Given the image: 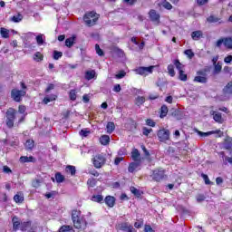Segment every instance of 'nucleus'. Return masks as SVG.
<instances>
[{"instance_id": "f257e3e1", "label": "nucleus", "mask_w": 232, "mask_h": 232, "mask_svg": "<svg viewBox=\"0 0 232 232\" xmlns=\"http://www.w3.org/2000/svg\"><path fill=\"white\" fill-rule=\"evenodd\" d=\"M72 220L76 229H86V226L88 225V222H86V218H84V216H82L81 211L72 210Z\"/></svg>"}, {"instance_id": "f03ea898", "label": "nucleus", "mask_w": 232, "mask_h": 232, "mask_svg": "<svg viewBox=\"0 0 232 232\" xmlns=\"http://www.w3.org/2000/svg\"><path fill=\"white\" fill-rule=\"evenodd\" d=\"M99 14L92 11L84 14L83 21L87 26H95L97 21H99Z\"/></svg>"}, {"instance_id": "7ed1b4c3", "label": "nucleus", "mask_w": 232, "mask_h": 232, "mask_svg": "<svg viewBox=\"0 0 232 232\" xmlns=\"http://www.w3.org/2000/svg\"><path fill=\"white\" fill-rule=\"evenodd\" d=\"M17 117L19 118V113H17V111L10 109L6 111V125L8 128H14V122Z\"/></svg>"}, {"instance_id": "20e7f679", "label": "nucleus", "mask_w": 232, "mask_h": 232, "mask_svg": "<svg viewBox=\"0 0 232 232\" xmlns=\"http://www.w3.org/2000/svg\"><path fill=\"white\" fill-rule=\"evenodd\" d=\"M92 161L96 169H101L106 164V157L103 154H96Z\"/></svg>"}, {"instance_id": "39448f33", "label": "nucleus", "mask_w": 232, "mask_h": 232, "mask_svg": "<svg viewBox=\"0 0 232 232\" xmlns=\"http://www.w3.org/2000/svg\"><path fill=\"white\" fill-rule=\"evenodd\" d=\"M222 45L228 50H232V38L222 37L216 42L217 48H222Z\"/></svg>"}, {"instance_id": "423d86ee", "label": "nucleus", "mask_w": 232, "mask_h": 232, "mask_svg": "<svg viewBox=\"0 0 232 232\" xmlns=\"http://www.w3.org/2000/svg\"><path fill=\"white\" fill-rule=\"evenodd\" d=\"M153 70H155V65H150L149 67H138L134 70V72L137 73V75L146 77L150 73H153Z\"/></svg>"}, {"instance_id": "0eeeda50", "label": "nucleus", "mask_w": 232, "mask_h": 232, "mask_svg": "<svg viewBox=\"0 0 232 232\" xmlns=\"http://www.w3.org/2000/svg\"><path fill=\"white\" fill-rule=\"evenodd\" d=\"M24 95H26V91L24 90L13 89L11 91V97L15 102H21Z\"/></svg>"}, {"instance_id": "6e6552de", "label": "nucleus", "mask_w": 232, "mask_h": 232, "mask_svg": "<svg viewBox=\"0 0 232 232\" xmlns=\"http://www.w3.org/2000/svg\"><path fill=\"white\" fill-rule=\"evenodd\" d=\"M150 177L155 180L156 182H160V180L164 179V169H157L152 171V174Z\"/></svg>"}, {"instance_id": "1a4fd4ad", "label": "nucleus", "mask_w": 232, "mask_h": 232, "mask_svg": "<svg viewBox=\"0 0 232 232\" xmlns=\"http://www.w3.org/2000/svg\"><path fill=\"white\" fill-rule=\"evenodd\" d=\"M158 138L160 142H166V140H169V130L166 129L160 130L158 131Z\"/></svg>"}, {"instance_id": "9d476101", "label": "nucleus", "mask_w": 232, "mask_h": 232, "mask_svg": "<svg viewBox=\"0 0 232 232\" xmlns=\"http://www.w3.org/2000/svg\"><path fill=\"white\" fill-rule=\"evenodd\" d=\"M149 17L152 23H156V24H159L160 23V14L155 11V9H151L149 12Z\"/></svg>"}, {"instance_id": "9b49d317", "label": "nucleus", "mask_w": 232, "mask_h": 232, "mask_svg": "<svg viewBox=\"0 0 232 232\" xmlns=\"http://www.w3.org/2000/svg\"><path fill=\"white\" fill-rule=\"evenodd\" d=\"M21 218L17 216H14L12 218L13 231H19V229H21Z\"/></svg>"}, {"instance_id": "f8f14e48", "label": "nucleus", "mask_w": 232, "mask_h": 232, "mask_svg": "<svg viewBox=\"0 0 232 232\" xmlns=\"http://www.w3.org/2000/svg\"><path fill=\"white\" fill-rule=\"evenodd\" d=\"M210 115L213 116L214 121L216 122H218V124H222V122H224V118H222V113L217 111H210Z\"/></svg>"}, {"instance_id": "ddd939ff", "label": "nucleus", "mask_w": 232, "mask_h": 232, "mask_svg": "<svg viewBox=\"0 0 232 232\" xmlns=\"http://www.w3.org/2000/svg\"><path fill=\"white\" fill-rule=\"evenodd\" d=\"M139 169H140V161H134L129 165L128 171L129 173H133Z\"/></svg>"}, {"instance_id": "4468645a", "label": "nucleus", "mask_w": 232, "mask_h": 232, "mask_svg": "<svg viewBox=\"0 0 232 232\" xmlns=\"http://www.w3.org/2000/svg\"><path fill=\"white\" fill-rule=\"evenodd\" d=\"M196 133H198V135H199V137L206 138V137H209V135H215V133H221V135H222L223 132H221L220 130H210V131H208V132H203V131H200L198 130H196Z\"/></svg>"}, {"instance_id": "2eb2a0df", "label": "nucleus", "mask_w": 232, "mask_h": 232, "mask_svg": "<svg viewBox=\"0 0 232 232\" xmlns=\"http://www.w3.org/2000/svg\"><path fill=\"white\" fill-rule=\"evenodd\" d=\"M198 75H199V76H196L194 78V81L196 82H201L203 84L208 82V78L206 77V73L201 72H198Z\"/></svg>"}, {"instance_id": "dca6fc26", "label": "nucleus", "mask_w": 232, "mask_h": 232, "mask_svg": "<svg viewBox=\"0 0 232 232\" xmlns=\"http://www.w3.org/2000/svg\"><path fill=\"white\" fill-rule=\"evenodd\" d=\"M85 79L86 81H92V79H97V72H95V70L86 71Z\"/></svg>"}, {"instance_id": "f3484780", "label": "nucleus", "mask_w": 232, "mask_h": 232, "mask_svg": "<svg viewBox=\"0 0 232 232\" xmlns=\"http://www.w3.org/2000/svg\"><path fill=\"white\" fill-rule=\"evenodd\" d=\"M203 35L204 34L202 33V31H194L191 33V38L193 39V41H200Z\"/></svg>"}, {"instance_id": "a211bd4d", "label": "nucleus", "mask_w": 232, "mask_h": 232, "mask_svg": "<svg viewBox=\"0 0 232 232\" xmlns=\"http://www.w3.org/2000/svg\"><path fill=\"white\" fill-rule=\"evenodd\" d=\"M104 202L109 208H113V206H115V198L107 196L104 199Z\"/></svg>"}, {"instance_id": "6ab92c4d", "label": "nucleus", "mask_w": 232, "mask_h": 232, "mask_svg": "<svg viewBox=\"0 0 232 232\" xmlns=\"http://www.w3.org/2000/svg\"><path fill=\"white\" fill-rule=\"evenodd\" d=\"M18 111L19 113H21V116H18V122L21 123L23 122V121H24V111H26V107L24 105H20L18 108Z\"/></svg>"}, {"instance_id": "aec40b11", "label": "nucleus", "mask_w": 232, "mask_h": 232, "mask_svg": "<svg viewBox=\"0 0 232 232\" xmlns=\"http://www.w3.org/2000/svg\"><path fill=\"white\" fill-rule=\"evenodd\" d=\"M14 200L16 202V204L23 203L24 201V194H23V192H18L16 195H14Z\"/></svg>"}, {"instance_id": "412c9836", "label": "nucleus", "mask_w": 232, "mask_h": 232, "mask_svg": "<svg viewBox=\"0 0 232 232\" xmlns=\"http://www.w3.org/2000/svg\"><path fill=\"white\" fill-rule=\"evenodd\" d=\"M223 92L226 95H232V80L225 86Z\"/></svg>"}, {"instance_id": "4be33fe9", "label": "nucleus", "mask_w": 232, "mask_h": 232, "mask_svg": "<svg viewBox=\"0 0 232 232\" xmlns=\"http://www.w3.org/2000/svg\"><path fill=\"white\" fill-rule=\"evenodd\" d=\"M139 157H140V153L139 152V150L134 149L131 152V158H132L133 161L140 162V160H139Z\"/></svg>"}, {"instance_id": "5701e85b", "label": "nucleus", "mask_w": 232, "mask_h": 232, "mask_svg": "<svg viewBox=\"0 0 232 232\" xmlns=\"http://www.w3.org/2000/svg\"><path fill=\"white\" fill-rule=\"evenodd\" d=\"M32 226V223L30 221L22 222L20 225V230L21 231H28Z\"/></svg>"}, {"instance_id": "b1692460", "label": "nucleus", "mask_w": 232, "mask_h": 232, "mask_svg": "<svg viewBox=\"0 0 232 232\" xmlns=\"http://www.w3.org/2000/svg\"><path fill=\"white\" fill-rule=\"evenodd\" d=\"M0 34L2 35L3 39H8L10 37V30L2 27L0 29Z\"/></svg>"}, {"instance_id": "393cba45", "label": "nucleus", "mask_w": 232, "mask_h": 232, "mask_svg": "<svg viewBox=\"0 0 232 232\" xmlns=\"http://www.w3.org/2000/svg\"><path fill=\"white\" fill-rule=\"evenodd\" d=\"M75 39H77V37H75V36L67 38L65 40V46H67L68 48H72L75 43Z\"/></svg>"}, {"instance_id": "a878e982", "label": "nucleus", "mask_w": 232, "mask_h": 232, "mask_svg": "<svg viewBox=\"0 0 232 232\" xmlns=\"http://www.w3.org/2000/svg\"><path fill=\"white\" fill-rule=\"evenodd\" d=\"M107 133L111 135V133H113L115 131V123L112 121H109L106 126Z\"/></svg>"}, {"instance_id": "bb28decb", "label": "nucleus", "mask_w": 232, "mask_h": 232, "mask_svg": "<svg viewBox=\"0 0 232 232\" xmlns=\"http://www.w3.org/2000/svg\"><path fill=\"white\" fill-rule=\"evenodd\" d=\"M58 232H75V230L72 226L64 225L60 227Z\"/></svg>"}, {"instance_id": "cd10ccee", "label": "nucleus", "mask_w": 232, "mask_h": 232, "mask_svg": "<svg viewBox=\"0 0 232 232\" xmlns=\"http://www.w3.org/2000/svg\"><path fill=\"white\" fill-rule=\"evenodd\" d=\"M44 39H45V36L43 34H40L36 36V43L38 46H43V44H44Z\"/></svg>"}, {"instance_id": "c85d7f7f", "label": "nucleus", "mask_w": 232, "mask_h": 232, "mask_svg": "<svg viewBox=\"0 0 232 232\" xmlns=\"http://www.w3.org/2000/svg\"><path fill=\"white\" fill-rule=\"evenodd\" d=\"M130 226V223H121L117 226V229H119L120 231L127 232Z\"/></svg>"}, {"instance_id": "c756f323", "label": "nucleus", "mask_w": 232, "mask_h": 232, "mask_svg": "<svg viewBox=\"0 0 232 232\" xmlns=\"http://www.w3.org/2000/svg\"><path fill=\"white\" fill-rule=\"evenodd\" d=\"M55 99H57L55 94L47 95L44 98V103L48 104V102H52L53 101H55Z\"/></svg>"}, {"instance_id": "7c9ffc66", "label": "nucleus", "mask_w": 232, "mask_h": 232, "mask_svg": "<svg viewBox=\"0 0 232 232\" xmlns=\"http://www.w3.org/2000/svg\"><path fill=\"white\" fill-rule=\"evenodd\" d=\"M100 142H101V144H102V146H107V144H110V136L102 135L100 138Z\"/></svg>"}, {"instance_id": "2f4dec72", "label": "nucleus", "mask_w": 232, "mask_h": 232, "mask_svg": "<svg viewBox=\"0 0 232 232\" xmlns=\"http://www.w3.org/2000/svg\"><path fill=\"white\" fill-rule=\"evenodd\" d=\"M146 102V98L143 97V96H138L136 99H135V104L137 106H142V104H144Z\"/></svg>"}, {"instance_id": "473e14b6", "label": "nucleus", "mask_w": 232, "mask_h": 232, "mask_svg": "<svg viewBox=\"0 0 232 232\" xmlns=\"http://www.w3.org/2000/svg\"><path fill=\"white\" fill-rule=\"evenodd\" d=\"M91 200L92 202H98L99 204H101V202H102V200H104V197H102V195H93L91 198Z\"/></svg>"}, {"instance_id": "72a5a7b5", "label": "nucleus", "mask_w": 232, "mask_h": 232, "mask_svg": "<svg viewBox=\"0 0 232 232\" xmlns=\"http://www.w3.org/2000/svg\"><path fill=\"white\" fill-rule=\"evenodd\" d=\"M35 146L34 140H27L24 143V147L27 150H34V147Z\"/></svg>"}, {"instance_id": "f704fd0d", "label": "nucleus", "mask_w": 232, "mask_h": 232, "mask_svg": "<svg viewBox=\"0 0 232 232\" xmlns=\"http://www.w3.org/2000/svg\"><path fill=\"white\" fill-rule=\"evenodd\" d=\"M35 160V159L32 156L27 157V156H22L20 158V162H34Z\"/></svg>"}, {"instance_id": "c9c22d12", "label": "nucleus", "mask_w": 232, "mask_h": 232, "mask_svg": "<svg viewBox=\"0 0 232 232\" xmlns=\"http://www.w3.org/2000/svg\"><path fill=\"white\" fill-rule=\"evenodd\" d=\"M11 21L13 23H21V21H23V14H17L16 15H14L11 17Z\"/></svg>"}, {"instance_id": "e433bc0d", "label": "nucleus", "mask_w": 232, "mask_h": 232, "mask_svg": "<svg viewBox=\"0 0 232 232\" xmlns=\"http://www.w3.org/2000/svg\"><path fill=\"white\" fill-rule=\"evenodd\" d=\"M130 193L138 198L142 195V192L135 187H130Z\"/></svg>"}, {"instance_id": "4c0bfd02", "label": "nucleus", "mask_w": 232, "mask_h": 232, "mask_svg": "<svg viewBox=\"0 0 232 232\" xmlns=\"http://www.w3.org/2000/svg\"><path fill=\"white\" fill-rule=\"evenodd\" d=\"M159 6H163V8H166V10H171L173 8V5L169 4L168 1H163L162 3L159 4Z\"/></svg>"}, {"instance_id": "58836bf2", "label": "nucleus", "mask_w": 232, "mask_h": 232, "mask_svg": "<svg viewBox=\"0 0 232 232\" xmlns=\"http://www.w3.org/2000/svg\"><path fill=\"white\" fill-rule=\"evenodd\" d=\"M44 56L40 52H36L34 55V61H35L36 63H41V61H43Z\"/></svg>"}, {"instance_id": "ea45409f", "label": "nucleus", "mask_w": 232, "mask_h": 232, "mask_svg": "<svg viewBox=\"0 0 232 232\" xmlns=\"http://www.w3.org/2000/svg\"><path fill=\"white\" fill-rule=\"evenodd\" d=\"M55 180H56V182H57L58 184H61V183L64 182V176H63V175L61 174V172H57V173L55 174Z\"/></svg>"}, {"instance_id": "a19ab883", "label": "nucleus", "mask_w": 232, "mask_h": 232, "mask_svg": "<svg viewBox=\"0 0 232 232\" xmlns=\"http://www.w3.org/2000/svg\"><path fill=\"white\" fill-rule=\"evenodd\" d=\"M66 173H70L71 175H75L76 170L75 167L72 165H68L65 169Z\"/></svg>"}, {"instance_id": "79ce46f5", "label": "nucleus", "mask_w": 232, "mask_h": 232, "mask_svg": "<svg viewBox=\"0 0 232 232\" xmlns=\"http://www.w3.org/2000/svg\"><path fill=\"white\" fill-rule=\"evenodd\" d=\"M219 72H222V63H220V62L214 64V73L217 74Z\"/></svg>"}, {"instance_id": "37998d69", "label": "nucleus", "mask_w": 232, "mask_h": 232, "mask_svg": "<svg viewBox=\"0 0 232 232\" xmlns=\"http://www.w3.org/2000/svg\"><path fill=\"white\" fill-rule=\"evenodd\" d=\"M231 147H232V138L227 137V138L225 140V148H226L227 150H231Z\"/></svg>"}, {"instance_id": "c03bdc74", "label": "nucleus", "mask_w": 232, "mask_h": 232, "mask_svg": "<svg viewBox=\"0 0 232 232\" xmlns=\"http://www.w3.org/2000/svg\"><path fill=\"white\" fill-rule=\"evenodd\" d=\"M208 23H218V21H220V18L214 16V15H210L209 17L207 18Z\"/></svg>"}, {"instance_id": "a18cd8bd", "label": "nucleus", "mask_w": 232, "mask_h": 232, "mask_svg": "<svg viewBox=\"0 0 232 232\" xmlns=\"http://www.w3.org/2000/svg\"><path fill=\"white\" fill-rule=\"evenodd\" d=\"M168 72L170 77H175V67L173 66V64H169L168 66Z\"/></svg>"}, {"instance_id": "49530a36", "label": "nucleus", "mask_w": 232, "mask_h": 232, "mask_svg": "<svg viewBox=\"0 0 232 232\" xmlns=\"http://www.w3.org/2000/svg\"><path fill=\"white\" fill-rule=\"evenodd\" d=\"M179 81H183V82L188 81V74L184 73V71H179Z\"/></svg>"}, {"instance_id": "de8ad7c7", "label": "nucleus", "mask_w": 232, "mask_h": 232, "mask_svg": "<svg viewBox=\"0 0 232 232\" xmlns=\"http://www.w3.org/2000/svg\"><path fill=\"white\" fill-rule=\"evenodd\" d=\"M174 64H175V66H176V68H177V70L179 72H183L184 71L183 70L184 69V65H182V63H180V62L179 60H176Z\"/></svg>"}, {"instance_id": "09e8293b", "label": "nucleus", "mask_w": 232, "mask_h": 232, "mask_svg": "<svg viewBox=\"0 0 232 232\" xmlns=\"http://www.w3.org/2000/svg\"><path fill=\"white\" fill-rule=\"evenodd\" d=\"M69 97H70L71 101H75L77 99V91L71 90V92L69 93Z\"/></svg>"}, {"instance_id": "8fccbe9b", "label": "nucleus", "mask_w": 232, "mask_h": 232, "mask_svg": "<svg viewBox=\"0 0 232 232\" xmlns=\"http://www.w3.org/2000/svg\"><path fill=\"white\" fill-rule=\"evenodd\" d=\"M184 53L188 57V59H193V57H195V53H193L191 49L186 50Z\"/></svg>"}, {"instance_id": "3c124183", "label": "nucleus", "mask_w": 232, "mask_h": 232, "mask_svg": "<svg viewBox=\"0 0 232 232\" xmlns=\"http://www.w3.org/2000/svg\"><path fill=\"white\" fill-rule=\"evenodd\" d=\"M166 115H168V107L166 105H163L161 106V113H160L161 119L163 117H166Z\"/></svg>"}, {"instance_id": "603ef678", "label": "nucleus", "mask_w": 232, "mask_h": 232, "mask_svg": "<svg viewBox=\"0 0 232 232\" xmlns=\"http://www.w3.org/2000/svg\"><path fill=\"white\" fill-rule=\"evenodd\" d=\"M124 77H126V72L124 71H120L115 74V79H124Z\"/></svg>"}, {"instance_id": "864d4df0", "label": "nucleus", "mask_w": 232, "mask_h": 232, "mask_svg": "<svg viewBox=\"0 0 232 232\" xmlns=\"http://www.w3.org/2000/svg\"><path fill=\"white\" fill-rule=\"evenodd\" d=\"M61 57H63V53L58 52V51H54L53 52V59H54V61H59V59H61Z\"/></svg>"}, {"instance_id": "5fc2aeb1", "label": "nucleus", "mask_w": 232, "mask_h": 232, "mask_svg": "<svg viewBox=\"0 0 232 232\" xmlns=\"http://www.w3.org/2000/svg\"><path fill=\"white\" fill-rule=\"evenodd\" d=\"M96 53H98L101 57L104 55V52H102V49L99 46V44L95 45Z\"/></svg>"}, {"instance_id": "6e6d98bb", "label": "nucleus", "mask_w": 232, "mask_h": 232, "mask_svg": "<svg viewBox=\"0 0 232 232\" xmlns=\"http://www.w3.org/2000/svg\"><path fill=\"white\" fill-rule=\"evenodd\" d=\"M122 88L121 87V84L117 83L114 85L112 91L115 92V93H119Z\"/></svg>"}, {"instance_id": "4d7b16f0", "label": "nucleus", "mask_w": 232, "mask_h": 232, "mask_svg": "<svg viewBox=\"0 0 232 232\" xmlns=\"http://www.w3.org/2000/svg\"><path fill=\"white\" fill-rule=\"evenodd\" d=\"M197 202H204L206 200V196L199 194L196 197Z\"/></svg>"}, {"instance_id": "13d9d810", "label": "nucleus", "mask_w": 232, "mask_h": 232, "mask_svg": "<svg viewBox=\"0 0 232 232\" xmlns=\"http://www.w3.org/2000/svg\"><path fill=\"white\" fill-rule=\"evenodd\" d=\"M142 130H143V135H145L146 137H148L150 135V133H151V131H153L152 129H148L146 127H144Z\"/></svg>"}, {"instance_id": "bf43d9fd", "label": "nucleus", "mask_w": 232, "mask_h": 232, "mask_svg": "<svg viewBox=\"0 0 232 232\" xmlns=\"http://www.w3.org/2000/svg\"><path fill=\"white\" fill-rule=\"evenodd\" d=\"M201 177L204 179L205 184H207V185L211 184V181L209 180V177H208V175L202 174Z\"/></svg>"}, {"instance_id": "052dcab7", "label": "nucleus", "mask_w": 232, "mask_h": 232, "mask_svg": "<svg viewBox=\"0 0 232 232\" xmlns=\"http://www.w3.org/2000/svg\"><path fill=\"white\" fill-rule=\"evenodd\" d=\"M89 133H90V130H82L80 131L81 137H88Z\"/></svg>"}, {"instance_id": "680f3d73", "label": "nucleus", "mask_w": 232, "mask_h": 232, "mask_svg": "<svg viewBox=\"0 0 232 232\" xmlns=\"http://www.w3.org/2000/svg\"><path fill=\"white\" fill-rule=\"evenodd\" d=\"M147 126H150L151 128H155V121H153L152 120H147Z\"/></svg>"}, {"instance_id": "e2e57ef3", "label": "nucleus", "mask_w": 232, "mask_h": 232, "mask_svg": "<svg viewBox=\"0 0 232 232\" xmlns=\"http://www.w3.org/2000/svg\"><path fill=\"white\" fill-rule=\"evenodd\" d=\"M82 101H83V102H85V104L88 103V102H90V95H88V94H83V96H82Z\"/></svg>"}, {"instance_id": "0e129e2a", "label": "nucleus", "mask_w": 232, "mask_h": 232, "mask_svg": "<svg viewBox=\"0 0 232 232\" xmlns=\"http://www.w3.org/2000/svg\"><path fill=\"white\" fill-rule=\"evenodd\" d=\"M144 231L145 232H155V230H153V228L150 225L145 226Z\"/></svg>"}, {"instance_id": "69168bd1", "label": "nucleus", "mask_w": 232, "mask_h": 232, "mask_svg": "<svg viewBox=\"0 0 232 232\" xmlns=\"http://www.w3.org/2000/svg\"><path fill=\"white\" fill-rule=\"evenodd\" d=\"M3 171L4 173H12V169H10L8 166H4Z\"/></svg>"}, {"instance_id": "338daca9", "label": "nucleus", "mask_w": 232, "mask_h": 232, "mask_svg": "<svg viewBox=\"0 0 232 232\" xmlns=\"http://www.w3.org/2000/svg\"><path fill=\"white\" fill-rule=\"evenodd\" d=\"M224 61H225V63H231V61H232V56H231V55H228V56L225 57Z\"/></svg>"}, {"instance_id": "774afa93", "label": "nucleus", "mask_w": 232, "mask_h": 232, "mask_svg": "<svg viewBox=\"0 0 232 232\" xmlns=\"http://www.w3.org/2000/svg\"><path fill=\"white\" fill-rule=\"evenodd\" d=\"M126 232H137V230L133 227V226H130L129 228H127Z\"/></svg>"}]
</instances>
